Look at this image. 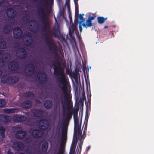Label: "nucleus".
<instances>
[{"instance_id":"obj_1","label":"nucleus","mask_w":154,"mask_h":154,"mask_svg":"<svg viewBox=\"0 0 154 154\" xmlns=\"http://www.w3.org/2000/svg\"><path fill=\"white\" fill-rule=\"evenodd\" d=\"M62 62L60 60H56L53 63L54 74L57 77V81L63 86H60L63 94H56L54 96V103L56 108H60L61 104L63 107V118L66 120H69L72 117V113L68 108L71 97L68 91V81L64 73V68L62 66Z\"/></svg>"},{"instance_id":"obj_2","label":"nucleus","mask_w":154,"mask_h":154,"mask_svg":"<svg viewBox=\"0 0 154 154\" xmlns=\"http://www.w3.org/2000/svg\"><path fill=\"white\" fill-rule=\"evenodd\" d=\"M19 81V78L16 76H11L9 74H4L1 77V82L12 85L17 83Z\"/></svg>"},{"instance_id":"obj_3","label":"nucleus","mask_w":154,"mask_h":154,"mask_svg":"<svg viewBox=\"0 0 154 154\" xmlns=\"http://www.w3.org/2000/svg\"><path fill=\"white\" fill-rule=\"evenodd\" d=\"M74 136H75L76 137L77 135L78 137L79 138H81L82 134V131L81 130V122L80 125L79 124V121L78 118H75L74 119Z\"/></svg>"},{"instance_id":"obj_4","label":"nucleus","mask_w":154,"mask_h":154,"mask_svg":"<svg viewBox=\"0 0 154 154\" xmlns=\"http://www.w3.org/2000/svg\"><path fill=\"white\" fill-rule=\"evenodd\" d=\"M16 54L19 59H23L27 56V52L26 49L23 47L18 48L16 51Z\"/></svg>"},{"instance_id":"obj_5","label":"nucleus","mask_w":154,"mask_h":154,"mask_svg":"<svg viewBox=\"0 0 154 154\" xmlns=\"http://www.w3.org/2000/svg\"><path fill=\"white\" fill-rule=\"evenodd\" d=\"M25 69L27 70L25 72V75L31 77L35 71V67L32 63H30L26 65Z\"/></svg>"},{"instance_id":"obj_6","label":"nucleus","mask_w":154,"mask_h":154,"mask_svg":"<svg viewBox=\"0 0 154 154\" xmlns=\"http://www.w3.org/2000/svg\"><path fill=\"white\" fill-rule=\"evenodd\" d=\"M44 35H45L44 38L45 41L46 42L49 49L50 48L51 49L52 47H53L54 44L56 45L53 40L52 39L51 37L48 33L44 34Z\"/></svg>"},{"instance_id":"obj_7","label":"nucleus","mask_w":154,"mask_h":154,"mask_svg":"<svg viewBox=\"0 0 154 154\" xmlns=\"http://www.w3.org/2000/svg\"><path fill=\"white\" fill-rule=\"evenodd\" d=\"M37 77L40 82L42 84L45 83L47 81V75L44 72H38L37 74Z\"/></svg>"},{"instance_id":"obj_8","label":"nucleus","mask_w":154,"mask_h":154,"mask_svg":"<svg viewBox=\"0 0 154 154\" xmlns=\"http://www.w3.org/2000/svg\"><path fill=\"white\" fill-rule=\"evenodd\" d=\"M9 69L11 70L15 71L16 72L20 73L19 72L20 67L18 63L15 61H13L11 62L8 65Z\"/></svg>"},{"instance_id":"obj_9","label":"nucleus","mask_w":154,"mask_h":154,"mask_svg":"<svg viewBox=\"0 0 154 154\" xmlns=\"http://www.w3.org/2000/svg\"><path fill=\"white\" fill-rule=\"evenodd\" d=\"M45 11H42L38 14L41 20V22H45V21H48L49 14L50 12V9L48 10L47 8Z\"/></svg>"},{"instance_id":"obj_10","label":"nucleus","mask_w":154,"mask_h":154,"mask_svg":"<svg viewBox=\"0 0 154 154\" xmlns=\"http://www.w3.org/2000/svg\"><path fill=\"white\" fill-rule=\"evenodd\" d=\"M39 128L42 130H45L48 129L49 125L48 121L45 119L41 120L39 122Z\"/></svg>"},{"instance_id":"obj_11","label":"nucleus","mask_w":154,"mask_h":154,"mask_svg":"<svg viewBox=\"0 0 154 154\" xmlns=\"http://www.w3.org/2000/svg\"><path fill=\"white\" fill-rule=\"evenodd\" d=\"M13 121L16 122H22L27 119L26 117L21 114H16L13 118Z\"/></svg>"},{"instance_id":"obj_12","label":"nucleus","mask_w":154,"mask_h":154,"mask_svg":"<svg viewBox=\"0 0 154 154\" xmlns=\"http://www.w3.org/2000/svg\"><path fill=\"white\" fill-rule=\"evenodd\" d=\"M13 33L14 38H19L22 36L23 32L20 27H17L14 29Z\"/></svg>"},{"instance_id":"obj_13","label":"nucleus","mask_w":154,"mask_h":154,"mask_svg":"<svg viewBox=\"0 0 154 154\" xmlns=\"http://www.w3.org/2000/svg\"><path fill=\"white\" fill-rule=\"evenodd\" d=\"M30 112L32 116L35 117H40L45 113V111L39 109H31Z\"/></svg>"},{"instance_id":"obj_14","label":"nucleus","mask_w":154,"mask_h":154,"mask_svg":"<svg viewBox=\"0 0 154 154\" xmlns=\"http://www.w3.org/2000/svg\"><path fill=\"white\" fill-rule=\"evenodd\" d=\"M6 13L7 17L12 19L15 18L16 14V11L12 8L7 9Z\"/></svg>"},{"instance_id":"obj_15","label":"nucleus","mask_w":154,"mask_h":154,"mask_svg":"<svg viewBox=\"0 0 154 154\" xmlns=\"http://www.w3.org/2000/svg\"><path fill=\"white\" fill-rule=\"evenodd\" d=\"M27 134V132L23 130H19L15 133V136L17 139H22L26 137Z\"/></svg>"},{"instance_id":"obj_16","label":"nucleus","mask_w":154,"mask_h":154,"mask_svg":"<svg viewBox=\"0 0 154 154\" xmlns=\"http://www.w3.org/2000/svg\"><path fill=\"white\" fill-rule=\"evenodd\" d=\"M30 23H31L33 24L32 25L31 24L30 25L29 28V30L33 33H35L38 31V27L37 26H36L35 24V23H36V21L34 20H32L30 21Z\"/></svg>"},{"instance_id":"obj_17","label":"nucleus","mask_w":154,"mask_h":154,"mask_svg":"<svg viewBox=\"0 0 154 154\" xmlns=\"http://www.w3.org/2000/svg\"><path fill=\"white\" fill-rule=\"evenodd\" d=\"M31 131L32 135L36 138L41 137L44 134L43 132L39 130L32 128Z\"/></svg>"},{"instance_id":"obj_18","label":"nucleus","mask_w":154,"mask_h":154,"mask_svg":"<svg viewBox=\"0 0 154 154\" xmlns=\"http://www.w3.org/2000/svg\"><path fill=\"white\" fill-rule=\"evenodd\" d=\"M57 49V45H55L54 44L53 47H52L51 49L50 48L49 49V50L51 51H52L54 53V58L56 60H60V57L58 54Z\"/></svg>"},{"instance_id":"obj_19","label":"nucleus","mask_w":154,"mask_h":154,"mask_svg":"<svg viewBox=\"0 0 154 154\" xmlns=\"http://www.w3.org/2000/svg\"><path fill=\"white\" fill-rule=\"evenodd\" d=\"M27 39L24 41V43L26 46H29L32 45L33 42V38L30 33L27 34L25 35Z\"/></svg>"},{"instance_id":"obj_20","label":"nucleus","mask_w":154,"mask_h":154,"mask_svg":"<svg viewBox=\"0 0 154 154\" xmlns=\"http://www.w3.org/2000/svg\"><path fill=\"white\" fill-rule=\"evenodd\" d=\"M14 149L17 150H22L24 148V145L23 143L21 142H17L14 144Z\"/></svg>"},{"instance_id":"obj_21","label":"nucleus","mask_w":154,"mask_h":154,"mask_svg":"<svg viewBox=\"0 0 154 154\" xmlns=\"http://www.w3.org/2000/svg\"><path fill=\"white\" fill-rule=\"evenodd\" d=\"M3 29L4 32L5 34L11 33L12 31L11 25L9 23L7 24L4 26Z\"/></svg>"},{"instance_id":"obj_22","label":"nucleus","mask_w":154,"mask_h":154,"mask_svg":"<svg viewBox=\"0 0 154 154\" xmlns=\"http://www.w3.org/2000/svg\"><path fill=\"white\" fill-rule=\"evenodd\" d=\"M73 141L71 144L70 150L75 152L76 146L78 140V138L77 136L76 137L75 136L74 137V135H73Z\"/></svg>"},{"instance_id":"obj_23","label":"nucleus","mask_w":154,"mask_h":154,"mask_svg":"<svg viewBox=\"0 0 154 154\" xmlns=\"http://www.w3.org/2000/svg\"><path fill=\"white\" fill-rule=\"evenodd\" d=\"M21 107L24 109H29L32 106V103L29 100H26L21 104Z\"/></svg>"},{"instance_id":"obj_24","label":"nucleus","mask_w":154,"mask_h":154,"mask_svg":"<svg viewBox=\"0 0 154 154\" xmlns=\"http://www.w3.org/2000/svg\"><path fill=\"white\" fill-rule=\"evenodd\" d=\"M11 120V117L8 115H5L4 117L0 120L1 122L4 124H6L10 122Z\"/></svg>"},{"instance_id":"obj_25","label":"nucleus","mask_w":154,"mask_h":154,"mask_svg":"<svg viewBox=\"0 0 154 154\" xmlns=\"http://www.w3.org/2000/svg\"><path fill=\"white\" fill-rule=\"evenodd\" d=\"M44 107L47 109H51L53 106V103L51 100H46L44 103Z\"/></svg>"},{"instance_id":"obj_26","label":"nucleus","mask_w":154,"mask_h":154,"mask_svg":"<svg viewBox=\"0 0 154 154\" xmlns=\"http://www.w3.org/2000/svg\"><path fill=\"white\" fill-rule=\"evenodd\" d=\"M18 110L16 109H7L5 108L4 109V112L5 113L10 114L17 112Z\"/></svg>"},{"instance_id":"obj_27","label":"nucleus","mask_w":154,"mask_h":154,"mask_svg":"<svg viewBox=\"0 0 154 154\" xmlns=\"http://www.w3.org/2000/svg\"><path fill=\"white\" fill-rule=\"evenodd\" d=\"M59 28V26L58 24L57 26H55L53 28V32H52V34L56 37L58 36V34L60 33Z\"/></svg>"},{"instance_id":"obj_28","label":"nucleus","mask_w":154,"mask_h":154,"mask_svg":"<svg viewBox=\"0 0 154 154\" xmlns=\"http://www.w3.org/2000/svg\"><path fill=\"white\" fill-rule=\"evenodd\" d=\"M49 145L48 143L47 142H45L42 144L41 146V150L43 152H46Z\"/></svg>"},{"instance_id":"obj_29","label":"nucleus","mask_w":154,"mask_h":154,"mask_svg":"<svg viewBox=\"0 0 154 154\" xmlns=\"http://www.w3.org/2000/svg\"><path fill=\"white\" fill-rule=\"evenodd\" d=\"M67 132V130L66 129H64V128H63L61 139L62 142H64V141L66 139Z\"/></svg>"},{"instance_id":"obj_30","label":"nucleus","mask_w":154,"mask_h":154,"mask_svg":"<svg viewBox=\"0 0 154 154\" xmlns=\"http://www.w3.org/2000/svg\"><path fill=\"white\" fill-rule=\"evenodd\" d=\"M73 34L69 33V35L71 40H72L74 42V44L72 45L73 49H78L76 43L75 39L74 36L73 35Z\"/></svg>"},{"instance_id":"obj_31","label":"nucleus","mask_w":154,"mask_h":154,"mask_svg":"<svg viewBox=\"0 0 154 154\" xmlns=\"http://www.w3.org/2000/svg\"><path fill=\"white\" fill-rule=\"evenodd\" d=\"M93 25L92 22L87 19L86 20V23H83L82 26L84 27L87 28V27H90Z\"/></svg>"},{"instance_id":"obj_32","label":"nucleus","mask_w":154,"mask_h":154,"mask_svg":"<svg viewBox=\"0 0 154 154\" xmlns=\"http://www.w3.org/2000/svg\"><path fill=\"white\" fill-rule=\"evenodd\" d=\"M44 5L42 3H40L38 5V10L37 12L38 14H40V13L42 12V11H44V8H43V7H44Z\"/></svg>"},{"instance_id":"obj_33","label":"nucleus","mask_w":154,"mask_h":154,"mask_svg":"<svg viewBox=\"0 0 154 154\" xmlns=\"http://www.w3.org/2000/svg\"><path fill=\"white\" fill-rule=\"evenodd\" d=\"M77 137L78 138V139H79L80 140V142H79V149H78V152L79 151V153L80 154L81 151L82 150V147L83 142V140L82 139V135H81V138L79 137H78V135H77Z\"/></svg>"},{"instance_id":"obj_34","label":"nucleus","mask_w":154,"mask_h":154,"mask_svg":"<svg viewBox=\"0 0 154 154\" xmlns=\"http://www.w3.org/2000/svg\"><path fill=\"white\" fill-rule=\"evenodd\" d=\"M65 152V147L61 144L57 154H64Z\"/></svg>"},{"instance_id":"obj_35","label":"nucleus","mask_w":154,"mask_h":154,"mask_svg":"<svg viewBox=\"0 0 154 154\" xmlns=\"http://www.w3.org/2000/svg\"><path fill=\"white\" fill-rule=\"evenodd\" d=\"M5 128L2 126H0V135L2 138L5 137Z\"/></svg>"},{"instance_id":"obj_36","label":"nucleus","mask_w":154,"mask_h":154,"mask_svg":"<svg viewBox=\"0 0 154 154\" xmlns=\"http://www.w3.org/2000/svg\"><path fill=\"white\" fill-rule=\"evenodd\" d=\"M23 96L27 97L33 98L34 97V94L32 92L29 91L25 93Z\"/></svg>"},{"instance_id":"obj_37","label":"nucleus","mask_w":154,"mask_h":154,"mask_svg":"<svg viewBox=\"0 0 154 154\" xmlns=\"http://www.w3.org/2000/svg\"><path fill=\"white\" fill-rule=\"evenodd\" d=\"M107 19V17L104 18L103 17H98L97 18V21L100 24L103 23Z\"/></svg>"},{"instance_id":"obj_38","label":"nucleus","mask_w":154,"mask_h":154,"mask_svg":"<svg viewBox=\"0 0 154 154\" xmlns=\"http://www.w3.org/2000/svg\"><path fill=\"white\" fill-rule=\"evenodd\" d=\"M6 43L5 41H0V48L5 49L6 48Z\"/></svg>"},{"instance_id":"obj_39","label":"nucleus","mask_w":154,"mask_h":154,"mask_svg":"<svg viewBox=\"0 0 154 154\" xmlns=\"http://www.w3.org/2000/svg\"><path fill=\"white\" fill-rule=\"evenodd\" d=\"M83 15H84V14H83L82 15L80 14L79 15V17L80 21H79V23L80 24H82V22L85 21V19L83 17Z\"/></svg>"},{"instance_id":"obj_40","label":"nucleus","mask_w":154,"mask_h":154,"mask_svg":"<svg viewBox=\"0 0 154 154\" xmlns=\"http://www.w3.org/2000/svg\"><path fill=\"white\" fill-rule=\"evenodd\" d=\"M42 24L44 25L42 27V29L43 31H45L48 28V25L47 23H48V21H45V22H42Z\"/></svg>"},{"instance_id":"obj_41","label":"nucleus","mask_w":154,"mask_h":154,"mask_svg":"<svg viewBox=\"0 0 154 154\" xmlns=\"http://www.w3.org/2000/svg\"><path fill=\"white\" fill-rule=\"evenodd\" d=\"M6 105V102L3 99H0V107H3Z\"/></svg>"},{"instance_id":"obj_42","label":"nucleus","mask_w":154,"mask_h":154,"mask_svg":"<svg viewBox=\"0 0 154 154\" xmlns=\"http://www.w3.org/2000/svg\"><path fill=\"white\" fill-rule=\"evenodd\" d=\"M79 111V109H74L73 112L72 113L74 115V119L75 118H78V112Z\"/></svg>"},{"instance_id":"obj_43","label":"nucleus","mask_w":154,"mask_h":154,"mask_svg":"<svg viewBox=\"0 0 154 154\" xmlns=\"http://www.w3.org/2000/svg\"><path fill=\"white\" fill-rule=\"evenodd\" d=\"M6 63L3 58H0V67H3Z\"/></svg>"},{"instance_id":"obj_44","label":"nucleus","mask_w":154,"mask_h":154,"mask_svg":"<svg viewBox=\"0 0 154 154\" xmlns=\"http://www.w3.org/2000/svg\"><path fill=\"white\" fill-rule=\"evenodd\" d=\"M4 59V60H5V61L6 62L7 61L9 60L10 59V56L8 54H6L5 55V56L2 57Z\"/></svg>"},{"instance_id":"obj_45","label":"nucleus","mask_w":154,"mask_h":154,"mask_svg":"<svg viewBox=\"0 0 154 154\" xmlns=\"http://www.w3.org/2000/svg\"><path fill=\"white\" fill-rule=\"evenodd\" d=\"M73 77L74 78V79L76 81H78V73L77 72H75L73 73L72 74Z\"/></svg>"},{"instance_id":"obj_46","label":"nucleus","mask_w":154,"mask_h":154,"mask_svg":"<svg viewBox=\"0 0 154 154\" xmlns=\"http://www.w3.org/2000/svg\"><path fill=\"white\" fill-rule=\"evenodd\" d=\"M32 141V140L30 137H27L24 140V142L26 143H30Z\"/></svg>"},{"instance_id":"obj_47","label":"nucleus","mask_w":154,"mask_h":154,"mask_svg":"<svg viewBox=\"0 0 154 154\" xmlns=\"http://www.w3.org/2000/svg\"><path fill=\"white\" fill-rule=\"evenodd\" d=\"M54 0H48L45 1L46 4H48L49 6H51L52 4H53Z\"/></svg>"},{"instance_id":"obj_48","label":"nucleus","mask_w":154,"mask_h":154,"mask_svg":"<svg viewBox=\"0 0 154 154\" xmlns=\"http://www.w3.org/2000/svg\"><path fill=\"white\" fill-rule=\"evenodd\" d=\"M88 120V118L87 117H86V116L85 117V121L84 122V124H85V125L84 128V130L87 129Z\"/></svg>"},{"instance_id":"obj_49","label":"nucleus","mask_w":154,"mask_h":154,"mask_svg":"<svg viewBox=\"0 0 154 154\" xmlns=\"http://www.w3.org/2000/svg\"><path fill=\"white\" fill-rule=\"evenodd\" d=\"M26 152L29 154H33V150L31 148H28L27 149Z\"/></svg>"},{"instance_id":"obj_50","label":"nucleus","mask_w":154,"mask_h":154,"mask_svg":"<svg viewBox=\"0 0 154 154\" xmlns=\"http://www.w3.org/2000/svg\"><path fill=\"white\" fill-rule=\"evenodd\" d=\"M95 17H96V16H91V14H89V16H88V20H89L90 21H91V22H92V20H94L95 18Z\"/></svg>"},{"instance_id":"obj_51","label":"nucleus","mask_w":154,"mask_h":154,"mask_svg":"<svg viewBox=\"0 0 154 154\" xmlns=\"http://www.w3.org/2000/svg\"><path fill=\"white\" fill-rule=\"evenodd\" d=\"M66 4L68 8V9L69 11H70V4H69V0H68L66 2Z\"/></svg>"},{"instance_id":"obj_52","label":"nucleus","mask_w":154,"mask_h":154,"mask_svg":"<svg viewBox=\"0 0 154 154\" xmlns=\"http://www.w3.org/2000/svg\"><path fill=\"white\" fill-rule=\"evenodd\" d=\"M82 24H83V23H82V24L79 23V28L80 32H82Z\"/></svg>"},{"instance_id":"obj_53","label":"nucleus","mask_w":154,"mask_h":154,"mask_svg":"<svg viewBox=\"0 0 154 154\" xmlns=\"http://www.w3.org/2000/svg\"><path fill=\"white\" fill-rule=\"evenodd\" d=\"M74 30H72V29L70 28L69 29V34H73L74 33Z\"/></svg>"},{"instance_id":"obj_54","label":"nucleus","mask_w":154,"mask_h":154,"mask_svg":"<svg viewBox=\"0 0 154 154\" xmlns=\"http://www.w3.org/2000/svg\"><path fill=\"white\" fill-rule=\"evenodd\" d=\"M79 0H74L75 4V6L76 7V6L78 7V1Z\"/></svg>"},{"instance_id":"obj_55","label":"nucleus","mask_w":154,"mask_h":154,"mask_svg":"<svg viewBox=\"0 0 154 154\" xmlns=\"http://www.w3.org/2000/svg\"><path fill=\"white\" fill-rule=\"evenodd\" d=\"M71 28L72 29V30H74V31H75L76 29V26L74 25H72V27H71Z\"/></svg>"},{"instance_id":"obj_56","label":"nucleus","mask_w":154,"mask_h":154,"mask_svg":"<svg viewBox=\"0 0 154 154\" xmlns=\"http://www.w3.org/2000/svg\"><path fill=\"white\" fill-rule=\"evenodd\" d=\"M75 14H77L78 15H79V11L78 10V7H77V6L76 7H75Z\"/></svg>"},{"instance_id":"obj_57","label":"nucleus","mask_w":154,"mask_h":154,"mask_svg":"<svg viewBox=\"0 0 154 154\" xmlns=\"http://www.w3.org/2000/svg\"><path fill=\"white\" fill-rule=\"evenodd\" d=\"M79 102L81 104V105H83V100H82L81 99H80L79 100Z\"/></svg>"},{"instance_id":"obj_58","label":"nucleus","mask_w":154,"mask_h":154,"mask_svg":"<svg viewBox=\"0 0 154 154\" xmlns=\"http://www.w3.org/2000/svg\"><path fill=\"white\" fill-rule=\"evenodd\" d=\"M35 102L36 103H41L39 100L37 99L35 100Z\"/></svg>"},{"instance_id":"obj_59","label":"nucleus","mask_w":154,"mask_h":154,"mask_svg":"<svg viewBox=\"0 0 154 154\" xmlns=\"http://www.w3.org/2000/svg\"><path fill=\"white\" fill-rule=\"evenodd\" d=\"M75 151L70 150L69 154H74Z\"/></svg>"},{"instance_id":"obj_60","label":"nucleus","mask_w":154,"mask_h":154,"mask_svg":"<svg viewBox=\"0 0 154 154\" xmlns=\"http://www.w3.org/2000/svg\"><path fill=\"white\" fill-rule=\"evenodd\" d=\"M7 154H13L12 152L9 150L7 152Z\"/></svg>"},{"instance_id":"obj_61","label":"nucleus","mask_w":154,"mask_h":154,"mask_svg":"<svg viewBox=\"0 0 154 154\" xmlns=\"http://www.w3.org/2000/svg\"><path fill=\"white\" fill-rule=\"evenodd\" d=\"M5 0H0V5L4 2Z\"/></svg>"},{"instance_id":"obj_62","label":"nucleus","mask_w":154,"mask_h":154,"mask_svg":"<svg viewBox=\"0 0 154 154\" xmlns=\"http://www.w3.org/2000/svg\"><path fill=\"white\" fill-rule=\"evenodd\" d=\"M83 67L84 68H86V64H85V63H83Z\"/></svg>"},{"instance_id":"obj_63","label":"nucleus","mask_w":154,"mask_h":154,"mask_svg":"<svg viewBox=\"0 0 154 154\" xmlns=\"http://www.w3.org/2000/svg\"><path fill=\"white\" fill-rule=\"evenodd\" d=\"M3 52V51L1 50H0V56L1 55Z\"/></svg>"},{"instance_id":"obj_64","label":"nucleus","mask_w":154,"mask_h":154,"mask_svg":"<svg viewBox=\"0 0 154 154\" xmlns=\"http://www.w3.org/2000/svg\"><path fill=\"white\" fill-rule=\"evenodd\" d=\"M2 72L1 71V70H0V77H1L2 74Z\"/></svg>"}]
</instances>
